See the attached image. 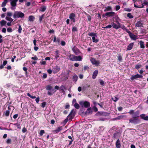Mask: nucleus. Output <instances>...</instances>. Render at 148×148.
<instances>
[{
	"instance_id": "obj_8",
	"label": "nucleus",
	"mask_w": 148,
	"mask_h": 148,
	"mask_svg": "<svg viewBox=\"0 0 148 148\" xmlns=\"http://www.w3.org/2000/svg\"><path fill=\"white\" fill-rule=\"evenodd\" d=\"M90 61L92 64L95 65L96 66H99L100 63L99 60H97L93 58H91L90 59Z\"/></svg>"
},
{
	"instance_id": "obj_28",
	"label": "nucleus",
	"mask_w": 148,
	"mask_h": 148,
	"mask_svg": "<svg viewBox=\"0 0 148 148\" xmlns=\"http://www.w3.org/2000/svg\"><path fill=\"white\" fill-rule=\"evenodd\" d=\"M60 41V38H56V37L55 36L54 37L53 42H58V43H59Z\"/></svg>"
},
{
	"instance_id": "obj_35",
	"label": "nucleus",
	"mask_w": 148,
	"mask_h": 148,
	"mask_svg": "<svg viewBox=\"0 0 148 148\" xmlns=\"http://www.w3.org/2000/svg\"><path fill=\"white\" fill-rule=\"evenodd\" d=\"M112 9V8L110 6H108L106 8V9L104 10V11L105 12L106 11L111 10Z\"/></svg>"
},
{
	"instance_id": "obj_9",
	"label": "nucleus",
	"mask_w": 148,
	"mask_h": 148,
	"mask_svg": "<svg viewBox=\"0 0 148 148\" xmlns=\"http://www.w3.org/2000/svg\"><path fill=\"white\" fill-rule=\"evenodd\" d=\"M97 116H108L109 115V113L105 112H99L96 114Z\"/></svg>"
},
{
	"instance_id": "obj_29",
	"label": "nucleus",
	"mask_w": 148,
	"mask_h": 148,
	"mask_svg": "<svg viewBox=\"0 0 148 148\" xmlns=\"http://www.w3.org/2000/svg\"><path fill=\"white\" fill-rule=\"evenodd\" d=\"M46 9V7L45 6L43 5L40 8L39 11L42 12H44L45 11Z\"/></svg>"
},
{
	"instance_id": "obj_43",
	"label": "nucleus",
	"mask_w": 148,
	"mask_h": 148,
	"mask_svg": "<svg viewBox=\"0 0 148 148\" xmlns=\"http://www.w3.org/2000/svg\"><path fill=\"white\" fill-rule=\"evenodd\" d=\"M74 106L76 109H79V104L77 103H76L74 104Z\"/></svg>"
},
{
	"instance_id": "obj_41",
	"label": "nucleus",
	"mask_w": 148,
	"mask_h": 148,
	"mask_svg": "<svg viewBox=\"0 0 148 148\" xmlns=\"http://www.w3.org/2000/svg\"><path fill=\"white\" fill-rule=\"evenodd\" d=\"M127 16L130 18H133V16L130 13H128L127 14Z\"/></svg>"
},
{
	"instance_id": "obj_12",
	"label": "nucleus",
	"mask_w": 148,
	"mask_h": 148,
	"mask_svg": "<svg viewBox=\"0 0 148 148\" xmlns=\"http://www.w3.org/2000/svg\"><path fill=\"white\" fill-rule=\"evenodd\" d=\"M126 118L127 116L126 115H121L113 119V120H121L122 119H125Z\"/></svg>"
},
{
	"instance_id": "obj_10",
	"label": "nucleus",
	"mask_w": 148,
	"mask_h": 148,
	"mask_svg": "<svg viewBox=\"0 0 148 148\" xmlns=\"http://www.w3.org/2000/svg\"><path fill=\"white\" fill-rule=\"evenodd\" d=\"M143 77V76L142 75L137 74L134 75H132L130 77V79L132 80L133 81L138 78H142Z\"/></svg>"
},
{
	"instance_id": "obj_17",
	"label": "nucleus",
	"mask_w": 148,
	"mask_h": 148,
	"mask_svg": "<svg viewBox=\"0 0 148 148\" xmlns=\"http://www.w3.org/2000/svg\"><path fill=\"white\" fill-rule=\"evenodd\" d=\"M141 118L145 121L148 120V115L145 116V114H142L140 115Z\"/></svg>"
},
{
	"instance_id": "obj_13",
	"label": "nucleus",
	"mask_w": 148,
	"mask_h": 148,
	"mask_svg": "<svg viewBox=\"0 0 148 148\" xmlns=\"http://www.w3.org/2000/svg\"><path fill=\"white\" fill-rule=\"evenodd\" d=\"M72 50L74 53H75V54L76 55L79 54L80 53L79 49L76 47H74L72 49Z\"/></svg>"
},
{
	"instance_id": "obj_63",
	"label": "nucleus",
	"mask_w": 148,
	"mask_h": 148,
	"mask_svg": "<svg viewBox=\"0 0 148 148\" xmlns=\"http://www.w3.org/2000/svg\"><path fill=\"white\" fill-rule=\"evenodd\" d=\"M47 72L48 73L50 74H51L52 73V72H53L52 71V70L51 69H49L48 70H47Z\"/></svg>"
},
{
	"instance_id": "obj_48",
	"label": "nucleus",
	"mask_w": 148,
	"mask_h": 148,
	"mask_svg": "<svg viewBox=\"0 0 148 148\" xmlns=\"http://www.w3.org/2000/svg\"><path fill=\"white\" fill-rule=\"evenodd\" d=\"M70 115H69V114L67 116V118H68V120L69 121L71 120L73 118V117L72 116H70Z\"/></svg>"
},
{
	"instance_id": "obj_60",
	"label": "nucleus",
	"mask_w": 148,
	"mask_h": 148,
	"mask_svg": "<svg viewBox=\"0 0 148 148\" xmlns=\"http://www.w3.org/2000/svg\"><path fill=\"white\" fill-rule=\"evenodd\" d=\"M124 10L127 12H130L132 10V9L131 8H125L124 9Z\"/></svg>"
},
{
	"instance_id": "obj_24",
	"label": "nucleus",
	"mask_w": 148,
	"mask_h": 148,
	"mask_svg": "<svg viewBox=\"0 0 148 148\" xmlns=\"http://www.w3.org/2000/svg\"><path fill=\"white\" fill-rule=\"evenodd\" d=\"M62 129V127L61 126L59 127H58L56 130L53 131L55 133H58L59 132L61 131Z\"/></svg>"
},
{
	"instance_id": "obj_3",
	"label": "nucleus",
	"mask_w": 148,
	"mask_h": 148,
	"mask_svg": "<svg viewBox=\"0 0 148 148\" xmlns=\"http://www.w3.org/2000/svg\"><path fill=\"white\" fill-rule=\"evenodd\" d=\"M25 15L21 11H15L13 14V18L14 19L19 18H23Z\"/></svg>"
},
{
	"instance_id": "obj_18",
	"label": "nucleus",
	"mask_w": 148,
	"mask_h": 148,
	"mask_svg": "<svg viewBox=\"0 0 148 148\" xmlns=\"http://www.w3.org/2000/svg\"><path fill=\"white\" fill-rule=\"evenodd\" d=\"M98 73V71L97 70H96L93 72L92 76V78L94 79L96 78V76H97Z\"/></svg>"
},
{
	"instance_id": "obj_22",
	"label": "nucleus",
	"mask_w": 148,
	"mask_h": 148,
	"mask_svg": "<svg viewBox=\"0 0 148 148\" xmlns=\"http://www.w3.org/2000/svg\"><path fill=\"white\" fill-rule=\"evenodd\" d=\"M10 113V111L9 110H6L5 111H4L3 115L5 116L6 117L9 116Z\"/></svg>"
},
{
	"instance_id": "obj_40",
	"label": "nucleus",
	"mask_w": 148,
	"mask_h": 148,
	"mask_svg": "<svg viewBox=\"0 0 148 148\" xmlns=\"http://www.w3.org/2000/svg\"><path fill=\"white\" fill-rule=\"evenodd\" d=\"M27 95L29 97H30L32 99H35L36 98V97L35 96H33L31 95L29 93H27Z\"/></svg>"
},
{
	"instance_id": "obj_23",
	"label": "nucleus",
	"mask_w": 148,
	"mask_h": 148,
	"mask_svg": "<svg viewBox=\"0 0 148 148\" xmlns=\"http://www.w3.org/2000/svg\"><path fill=\"white\" fill-rule=\"evenodd\" d=\"M92 111L91 109V108H88V109H87L86 112V114L87 115H88L90 114H92Z\"/></svg>"
},
{
	"instance_id": "obj_30",
	"label": "nucleus",
	"mask_w": 148,
	"mask_h": 148,
	"mask_svg": "<svg viewBox=\"0 0 148 148\" xmlns=\"http://www.w3.org/2000/svg\"><path fill=\"white\" fill-rule=\"evenodd\" d=\"M130 36L132 39L134 40H136L137 39V38L136 37V35L133 34H132L131 35H130Z\"/></svg>"
},
{
	"instance_id": "obj_39",
	"label": "nucleus",
	"mask_w": 148,
	"mask_h": 148,
	"mask_svg": "<svg viewBox=\"0 0 148 148\" xmlns=\"http://www.w3.org/2000/svg\"><path fill=\"white\" fill-rule=\"evenodd\" d=\"M12 140L10 138H8L6 141V143L7 144H10L11 143Z\"/></svg>"
},
{
	"instance_id": "obj_45",
	"label": "nucleus",
	"mask_w": 148,
	"mask_h": 148,
	"mask_svg": "<svg viewBox=\"0 0 148 148\" xmlns=\"http://www.w3.org/2000/svg\"><path fill=\"white\" fill-rule=\"evenodd\" d=\"M100 84L102 86L104 85V82L102 80H100L99 81Z\"/></svg>"
},
{
	"instance_id": "obj_34",
	"label": "nucleus",
	"mask_w": 148,
	"mask_h": 148,
	"mask_svg": "<svg viewBox=\"0 0 148 148\" xmlns=\"http://www.w3.org/2000/svg\"><path fill=\"white\" fill-rule=\"evenodd\" d=\"M118 60L119 62H121L122 60V58L121 55H119L118 57Z\"/></svg>"
},
{
	"instance_id": "obj_55",
	"label": "nucleus",
	"mask_w": 148,
	"mask_h": 148,
	"mask_svg": "<svg viewBox=\"0 0 148 148\" xmlns=\"http://www.w3.org/2000/svg\"><path fill=\"white\" fill-rule=\"evenodd\" d=\"M7 32H11L12 31V29L10 27H8L7 29Z\"/></svg>"
},
{
	"instance_id": "obj_61",
	"label": "nucleus",
	"mask_w": 148,
	"mask_h": 148,
	"mask_svg": "<svg viewBox=\"0 0 148 148\" xmlns=\"http://www.w3.org/2000/svg\"><path fill=\"white\" fill-rule=\"evenodd\" d=\"M44 16V14H43L39 18V21H40V22H41Z\"/></svg>"
},
{
	"instance_id": "obj_7",
	"label": "nucleus",
	"mask_w": 148,
	"mask_h": 148,
	"mask_svg": "<svg viewBox=\"0 0 148 148\" xmlns=\"http://www.w3.org/2000/svg\"><path fill=\"white\" fill-rule=\"evenodd\" d=\"M52 68V71L54 73H58L60 70V67L57 65L53 66Z\"/></svg>"
},
{
	"instance_id": "obj_42",
	"label": "nucleus",
	"mask_w": 148,
	"mask_h": 148,
	"mask_svg": "<svg viewBox=\"0 0 148 148\" xmlns=\"http://www.w3.org/2000/svg\"><path fill=\"white\" fill-rule=\"evenodd\" d=\"M22 30V28L21 27V26L20 25H19L18 29V32L19 33H21Z\"/></svg>"
},
{
	"instance_id": "obj_25",
	"label": "nucleus",
	"mask_w": 148,
	"mask_h": 148,
	"mask_svg": "<svg viewBox=\"0 0 148 148\" xmlns=\"http://www.w3.org/2000/svg\"><path fill=\"white\" fill-rule=\"evenodd\" d=\"M7 23L6 21L3 20L0 21V25L1 27H3L4 26H5Z\"/></svg>"
},
{
	"instance_id": "obj_51",
	"label": "nucleus",
	"mask_w": 148,
	"mask_h": 148,
	"mask_svg": "<svg viewBox=\"0 0 148 148\" xmlns=\"http://www.w3.org/2000/svg\"><path fill=\"white\" fill-rule=\"evenodd\" d=\"M126 32L128 33L129 34V36H130V35H131L132 34V33L130 31H129L128 29H126L125 30Z\"/></svg>"
},
{
	"instance_id": "obj_62",
	"label": "nucleus",
	"mask_w": 148,
	"mask_h": 148,
	"mask_svg": "<svg viewBox=\"0 0 148 148\" xmlns=\"http://www.w3.org/2000/svg\"><path fill=\"white\" fill-rule=\"evenodd\" d=\"M27 131V130L26 128L24 127L22 130V132L23 133H25Z\"/></svg>"
},
{
	"instance_id": "obj_50",
	"label": "nucleus",
	"mask_w": 148,
	"mask_h": 148,
	"mask_svg": "<svg viewBox=\"0 0 148 148\" xmlns=\"http://www.w3.org/2000/svg\"><path fill=\"white\" fill-rule=\"evenodd\" d=\"M31 59L32 60H38V58L36 55H35L34 57H32L31 58Z\"/></svg>"
},
{
	"instance_id": "obj_47",
	"label": "nucleus",
	"mask_w": 148,
	"mask_h": 148,
	"mask_svg": "<svg viewBox=\"0 0 148 148\" xmlns=\"http://www.w3.org/2000/svg\"><path fill=\"white\" fill-rule=\"evenodd\" d=\"M112 99L114 102H116L119 99L118 98L114 97V98H112Z\"/></svg>"
},
{
	"instance_id": "obj_36",
	"label": "nucleus",
	"mask_w": 148,
	"mask_h": 148,
	"mask_svg": "<svg viewBox=\"0 0 148 148\" xmlns=\"http://www.w3.org/2000/svg\"><path fill=\"white\" fill-rule=\"evenodd\" d=\"M5 19L9 21L10 22H12L13 21V19L11 18L8 16H6L5 17Z\"/></svg>"
},
{
	"instance_id": "obj_11",
	"label": "nucleus",
	"mask_w": 148,
	"mask_h": 148,
	"mask_svg": "<svg viewBox=\"0 0 148 148\" xmlns=\"http://www.w3.org/2000/svg\"><path fill=\"white\" fill-rule=\"evenodd\" d=\"M75 14L73 13H71L69 15V18L71 19V21H73L74 23L75 22Z\"/></svg>"
},
{
	"instance_id": "obj_14",
	"label": "nucleus",
	"mask_w": 148,
	"mask_h": 148,
	"mask_svg": "<svg viewBox=\"0 0 148 148\" xmlns=\"http://www.w3.org/2000/svg\"><path fill=\"white\" fill-rule=\"evenodd\" d=\"M143 24L139 21H137L135 24V26L138 27H143Z\"/></svg>"
},
{
	"instance_id": "obj_56",
	"label": "nucleus",
	"mask_w": 148,
	"mask_h": 148,
	"mask_svg": "<svg viewBox=\"0 0 148 148\" xmlns=\"http://www.w3.org/2000/svg\"><path fill=\"white\" fill-rule=\"evenodd\" d=\"M112 27V25H108L106 27H103V28L106 29V28H111Z\"/></svg>"
},
{
	"instance_id": "obj_19",
	"label": "nucleus",
	"mask_w": 148,
	"mask_h": 148,
	"mask_svg": "<svg viewBox=\"0 0 148 148\" xmlns=\"http://www.w3.org/2000/svg\"><path fill=\"white\" fill-rule=\"evenodd\" d=\"M134 45V42H132L130 43L127 47V50H131L133 48Z\"/></svg>"
},
{
	"instance_id": "obj_49",
	"label": "nucleus",
	"mask_w": 148,
	"mask_h": 148,
	"mask_svg": "<svg viewBox=\"0 0 148 148\" xmlns=\"http://www.w3.org/2000/svg\"><path fill=\"white\" fill-rule=\"evenodd\" d=\"M46 103L45 102H42L41 104V106L42 108H44V107H45V106L46 105Z\"/></svg>"
},
{
	"instance_id": "obj_4",
	"label": "nucleus",
	"mask_w": 148,
	"mask_h": 148,
	"mask_svg": "<svg viewBox=\"0 0 148 148\" xmlns=\"http://www.w3.org/2000/svg\"><path fill=\"white\" fill-rule=\"evenodd\" d=\"M136 3L134 4V7L136 8H143L144 5L141 0H136Z\"/></svg>"
},
{
	"instance_id": "obj_57",
	"label": "nucleus",
	"mask_w": 148,
	"mask_h": 148,
	"mask_svg": "<svg viewBox=\"0 0 148 148\" xmlns=\"http://www.w3.org/2000/svg\"><path fill=\"white\" fill-rule=\"evenodd\" d=\"M60 89L61 90H62V92H64V89L65 88V87L63 86V85H62L60 87Z\"/></svg>"
},
{
	"instance_id": "obj_33",
	"label": "nucleus",
	"mask_w": 148,
	"mask_h": 148,
	"mask_svg": "<svg viewBox=\"0 0 148 148\" xmlns=\"http://www.w3.org/2000/svg\"><path fill=\"white\" fill-rule=\"evenodd\" d=\"M92 42L95 43H97L99 41L98 39H96L95 37H92Z\"/></svg>"
},
{
	"instance_id": "obj_32",
	"label": "nucleus",
	"mask_w": 148,
	"mask_h": 148,
	"mask_svg": "<svg viewBox=\"0 0 148 148\" xmlns=\"http://www.w3.org/2000/svg\"><path fill=\"white\" fill-rule=\"evenodd\" d=\"M8 1V0H4V1L2 3L1 6L2 7H5Z\"/></svg>"
},
{
	"instance_id": "obj_64",
	"label": "nucleus",
	"mask_w": 148,
	"mask_h": 148,
	"mask_svg": "<svg viewBox=\"0 0 148 148\" xmlns=\"http://www.w3.org/2000/svg\"><path fill=\"white\" fill-rule=\"evenodd\" d=\"M61 45L62 46H64L66 45V42L65 41H62L61 42Z\"/></svg>"
},
{
	"instance_id": "obj_58",
	"label": "nucleus",
	"mask_w": 148,
	"mask_h": 148,
	"mask_svg": "<svg viewBox=\"0 0 148 148\" xmlns=\"http://www.w3.org/2000/svg\"><path fill=\"white\" fill-rule=\"evenodd\" d=\"M40 63L41 65H45L46 64V62L45 61L40 62Z\"/></svg>"
},
{
	"instance_id": "obj_46",
	"label": "nucleus",
	"mask_w": 148,
	"mask_h": 148,
	"mask_svg": "<svg viewBox=\"0 0 148 148\" xmlns=\"http://www.w3.org/2000/svg\"><path fill=\"white\" fill-rule=\"evenodd\" d=\"M77 28L75 27H74L72 28V31L73 32H77Z\"/></svg>"
},
{
	"instance_id": "obj_52",
	"label": "nucleus",
	"mask_w": 148,
	"mask_h": 148,
	"mask_svg": "<svg viewBox=\"0 0 148 148\" xmlns=\"http://www.w3.org/2000/svg\"><path fill=\"white\" fill-rule=\"evenodd\" d=\"M126 32L128 33L129 34V36H130V35H131L132 34V33L130 31H129L128 29H126L125 30Z\"/></svg>"
},
{
	"instance_id": "obj_6",
	"label": "nucleus",
	"mask_w": 148,
	"mask_h": 148,
	"mask_svg": "<svg viewBox=\"0 0 148 148\" xmlns=\"http://www.w3.org/2000/svg\"><path fill=\"white\" fill-rule=\"evenodd\" d=\"M79 104L82 106H84L85 108H89L90 105V103L88 101H86L83 102H80Z\"/></svg>"
},
{
	"instance_id": "obj_2",
	"label": "nucleus",
	"mask_w": 148,
	"mask_h": 148,
	"mask_svg": "<svg viewBox=\"0 0 148 148\" xmlns=\"http://www.w3.org/2000/svg\"><path fill=\"white\" fill-rule=\"evenodd\" d=\"M69 59L72 61H82V58L80 56H76L73 54H70L69 56Z\"/></svg>"
},
{
	"instance_id": "obj_26",
	"label": "nucleus",
	"mask_w": 148,
	"mask_h": 148,
	"mask_svg": "<svg viewBox=\"0 0 148 148\" xmlns=\"http://www.w3.org/2000/svg\"><path fill=\"white\" fill-rule=\"evenodd\" d=\"M139 43L140 48L142 49H144L145 47L144 42L143 41L141 40L140 41Z\"/></svg>"
},
{
	"instance_id": "obj_15",
	"label": "nucleus",
	"mask_w": 148,
	"mask_h": 148,
	"mask_svg": "<svg viewBox=\"0 0 148 148\" xmlns=\"http://www.w3.org/2000/svg\"><path fill=\"white\" fill-rule=\"evenodd\" d=\"M111 24L113 28L116 29H118L121 27V26H119V25L116 24L114 22H112Z\"/></svg>"
},
{
	"instance_id": "obj_1",
	"label": "nucleus",
	"mask_w": 148,
	"mask_h": 148,
	"mask_svg": "<svg viewBox=\"0 0 148 148\" xmlns=\"http://www.w3.org/2000/svg\"><path fill=\"white\" fill-rule=\"evenodd\" d=\"M140 111L138 110L134 112V110H130L129 113L132 115V119H129V122L135 125L139 123L140 121L138 119L140 116Z\"/></svg>"
},
{
	"instance_id": "obj_27",
	"label": "nucleus",
	"mask_w": 148,
	"mask_h": 148,
	"mask_svg": "<svg viewBox=\"0 0 148 148\" xmlns=\"http://www.w3.org/2000/svg\"><path fill=\"white\" fill-rule=\"evenodd\" d=\"M88 35L92 37H97V34L96 33L93 32L89 33L88 34Z\"/></svg>"
},
{
	"instance_id": "obj_38",
	"label": "nucleus",
	"mask_w": 148,
	"mask_h": 148,
	"mask_svg": "<svg viewBox=\"0 0 148 148\" xmlns=\"http://www.w3.org/2000/svg\"><path fill=\"white\" fill-rule=\"evenodd\" d=\"M141 66V64L140 63H138L135 66V69H138L140 68Z\"/></svg>"
},
{
	"instance_id": "obj_54",
	"label": "nucleus",
	"mask_w": 148,
	"mask_h": 148,
	"mask_svg": "<svg viewBox=\"0 0 148 148\" xmlns=\"http://www.w3.org/2000/svg\"><path fill=\"white\" fill-rule=\"evenodd\" d=\"M12 13L10 12H8L7 13V15L8 16H12Z\"/></svg>"
},
{
	"instance_id": "obj_21",
	"label": "nucleus",
	"mask_w": 148,
	"mask_h": 148,
	"mask_svg": "<svg viewBox=\"0 0 148 148\" xmlns=\"http://www.w3.org/2000/svg\"><path fill=\"white\" fill-rule=\"evenodd\" d=\"M46 89L47 90H51V91H53L54 90V89H52V86L51 85L49 84L47 85L46 87Z\"/></svg>"
},
{
	"instance_id": "obj_31",
	"label": "nucleus",
	"mask_w": 148,
	"mask_h": 148,
	"mask_svg": "<svg viewBox=\"0 0 148 148\" xmlns=\"http://www.w3.org/2000/svg\"><path fill=\"white\" fill-rule=\"evenodd\" d=\"M35 19V18L33 16H30L28 18L29 21L30 22L33 21Z\"/></svg>"
},
{
	"instance_id": "obj_37",
	"label": "nucleus",
	"mask_w": 148,
	"mask_h": 148,
	"mask_svg": "<svg viewBox=\"0 0 148 148\" xmlns=\"http://www.w3.org/2000/svg\"><path fill=\"white\" fill-rule=\"evenodd\" d=\"M77 79L78 77L76 75H75L73 76V79L74 81L76 82L77 80Z\"/></svg>"
},
{
	"instance_id": "obj_20",
	"label": "nucleus",
	"mask_w": 148,
	"mask_h": 148,
	"mask_svg": "<svg viewBox=\"0 0 148 148\" xmlns=\"http://www.w3.org/2000/svg\"><path fill=\"white\" fill-rule=\"evenodd\" d=\"M116 146L117 148H120L121 145L120 141L119 139H117L116 143Z\"/></svg>"
},
{
	"instance_id": "obj_59",
	"label": "nucleus",
	"mask_w": 148,
	"mask_h": 148,
	"mask_svg": "<svg viewBox=\"0 0 148 148\" xmlns=\"http://www.w3.org/2000/svg\"><path fill=\"white\" fill-rule=\"evenodd\" d=\"M89 69V67L87 66H85L84 67L83 69L84 71H86L87 70H88Z\"/></svg>"
},
{
	"instance_id": "obj_53",
	"label": "nucleus",
	"mask_w": 148,
	"mask_h": 148,
	"mask_svg": "<svg viewBox=\"0 0 148 148\" xmlns=\"http://www.w3.org/2000/svg\"><path fill=\"white\" fill-rule=\"evenodd\" d=\"M126 32L128 33L129 34V36H130V35H131L132 34V33L130 31H129L128 29H126L125 30Z\"/></svg>"
},
{
	"instance_id": "obj_5",
	"label": "nucleus",
	"mask_w": 148,
	"mask_h": 148,
	"mask_svg": "<svg viewBox=\"0 0 148 148\" xmlns=\"http://www.w3.org/2000/svg\"><path fill=\"white\" fill-rule=\"evenodd\" d=\"M11 1L10 5L11 6V9L12 10H14L15 8H14L16 6L17 4L16 3L18 1V0H9Z\"/></svg>"
},
{
	"instance_id": "obj_16",
	"label": "nucleus",
	"mask_w": 148,
	"mask_h": 148,
	"mask_svg": "<svg viewBox=\"0 0 148 148\" xmlns=\"http://www.w3.org/2000/svg\"><path fill=\"white\" fill-rule=\"evenodd\" d=\"M115 14V13L114 12H106L105 14V15L106 16H107L108 17H110L114 16Z\"/></svg>"
},
{
	"instance_id": "obj_44",
	"label": "nucleus",
	"mask_w": 148,
	"mask_h": 148,
	"mask_svg": "<svg viewBox=\"0 0 148 148\" xmlns=\"http://www.w3.org/2000/svg\"><path fill=\"white\" fill-rule=\"evenodd\" d=\"M45 133V131L43 130H41L40 131V132L39 133L40 136L43 135V134Z\"/></svg>"
}]
</instances>
